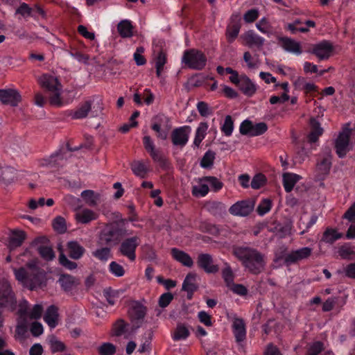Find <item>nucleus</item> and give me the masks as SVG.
Returning <instances> with one entry per match:
<instances>
[{
  "label": "nucleus",
  "instance_id": "nucleus-35",
  "mask_svg": "<svg viewBox=\"0 0 355 355\" xmlns=\"http://www.w3.org/2000/svg\"><path fill=\"white\" fill-rule=\"evenodd\" d=\"M239 89L247 96H252L256 90L255 85L246 76H242L239 84Z\"/></svg>",
  "mask_w": 355,
  "mask_h": 355
},
{
  "label": "nucleus",
  "instance_id": "nucleus-10",
  "mask_svg": "<svg viewBox=\"0 0 355 355\" xmlns=\"http://www.w3.org/2000/svg\"><path fill=\"white\" fill-rule=\"evenodd\" d=\"M334 47L331 42L327 40L313 44L310 52L314 54L319 60H327L332 54Z\"/></svg>",
  "mask_w": 355,
  "mask_h": 355
},
{
  "label": "nucleus",
  "instance_id": "nucleus-54",
  "mask_svg": "<svg viewBox=\"0 0 355 355\" xmlns=\"http://www.w3.org/2000/svg\"><path fill=\"white\" fill-rule=\"evenodd\" d=\"M268 130L267 125L263 123H258L256 124H253L252 130L251 132V137H256L265 133Z\"/></svg>",
  "mask_w": 355,
  "mask_h": 355
},
{
  "label": "nucleus",
  "instance_id": "nucleus-17",
  "mask_svg": "<svg viewBox=\"0 0 355 355\" xmlns=\"http://www.w3.org/2000/svg\"><path fill=\"white\" fill-rule=\"evenodd\" d=\"M232 328L236 341L239 343L243 342L246 338V326L243 320L234 317Z\"/></svg>",
  "mask_w": 355,
  "mask_h": 355
},
{
  "label": "nucleus",
  "instance_id": "nucleus-9",
  "mask_svg": "<svg viewBox=\"0 0 355 355\" xmlns=\"http://www.w3.org/2000/svg\"><path fill=\"white\" fill-rule=\"evenodd\" d=\"M191 132V128L189 125H184L173 130L171 133V140L173 145L177 146H184L189 138Z\"/></svg>",
  "mask_w": 355,
  "mask_h": 355
},
{
  "label": "nucleus",
  "instance_id": "nucleus-21",
  "mask_svg": "<svg viewBox=\"0 0 355 355\" xmlns=\"http://www.w3.org/2000/svg\"><path fill=\"white\" fill-rule=\"evenodd\" d=\"M282 48L287 52L299 55L302 53L301 44L291 38L282 37L280 39Z\"/></svg>",
  "mask_w": 355,
  "mask_h": 355
},
{
  "label": "nucleus",
  "instance_id": "nucleus-5",
  "mask_svg": "<svg viewBox=\"0 0 355 355\" xmlns=\"http://www.w3.org/2000/svg\"><path fill=\"white\" fill-rule=\"evenodd\" d=\"M355 139V130L350 129L345 124L335 139V149L338 156L344 157L353 148V139Z\"/></svg>",
  "mask_w": 355,
  "mask_h": 355
},
{
  "label": "nucleus",
  "instance_id": "nucleus-57",
  "mask_svg": "<svg viewBox=\"0 0 355 355\" xmlns=\"http://www.w3.org/2000/svg\"><path fill=\"white\" fill-rule=\"evenodd\" d=\"M197 110L202 116L206 117L212 114V110L209 105L204 102L200 101L197 104Z\"/></svg>",
  "mask_w": 355,
  "mask_h": 355
},
{
  "label": "nucleus",
  "instance_id": "nucleus-50",
  "mask_svg": "<svg viewBox=\"0 0 355 355\" xmlns=\"http://www.w3.org/2000/svg\"><path fill=\"white\" fill-rule=\"evenodd\" d=\"M110 272L115 277H122L125 274L123 267L116 261H112L109 265Z\"/></svg>",
  "mask_w": 355,
  "mask_h": 355
},
{
  "label": "nucleus",
  "instance_id": "nucleus-6",
  "mask_svg": "<svg viewBox=\"0 0 355 355\" xmlns=\"http://www.w3.org/2000/svg\"><path fill=\"white\" fill-rule=\"evenodd\" d=\"M182 62L190 69L201 70L206 65L207 58L202 51L192 49L184 52Z\"/></svg>",
  "mask_w": 355,
  "mask_h": 355
},
{
  "label": "nucleus",
  "instance_id": "nucleus-60",
  "mask_svg": "<svg viewBox=\"0 0 355 355\" xmlns=\"http://www.w3.org/2000/svg\"><path fill=\"white\" fill-rule=\"evenodd\" d=\"M162 126H159L157 124L152 125V129L157 132V138L165 140L167 138L168 132L171 127L165 128V130L162 129Z\"/></svg>",
  "mask_w": 355,
  "mask_h": 355
},
{
  "label": "nucleus",
  "instance_id": "nucleus-64",
  "mask_svg": "<svg viewBox=\"0 0 355 355\" xmlns=\"http://www.w3.org/2000/svg\"><path fill=\"white\" fill-rule=\"evenodd\" d=\"M259 17V12L257 9H251L248 10L244 16L243 19L246 23H251L255 21Z\"/></svg>",
  "mask_w": 355,
  "mask_h": 355
},
{
  "label": "nucleus",
  "instance_id": "nucleus-59",
  "mask_svg": "<svg viewBox=\"0 0 355 355\" xmlns=\"http://www.w3.org/2000/svg\"><path fill=\"white\" fill-rule=\"evenodd\" d=\"M169 123V119L164 114H157L153 118V123L157 124L159 126L168 128L171 127Z\"/></svg>",
  "mask_w": 355,
  "mask_h": 355
},
{
  "label": "nucleus",
  "instance_id": "nucleus-18",
  "mask_svg": "<svg viewBox=\"0 0 355 355\" xmlns=\"http://www.w3.org/2000/svg\"><path fill=\"white\" fill-rule=\"evenodd\" d=\"M198 266L207 273H216L218 271V266L214 264L212 257L209 254H200L198 257Z\"/></svg>",
  "mask_w": 355,
  "mask_h": 355
},
{
  "label": "nucleus",
  "instance_id": "nucleus-23",
  "mask_svg": "<svg viewBox=\"0 0 355 355\" xmlns=\"http://www.w3.org/2000/svg\"><path fill=\"white\" fill-rule=\"evenodd\" d=\"M171 255L177 261L183 266L191 268L193 265V261L189 254L178 248L171 249Z\"/></svg>",
  "mask_w": 355,
  "mask_h": 355
},
{
  "label": "nucleus",
  "instance_id": "nucleus-62",
  "mask_svg": "<svg viewBox=\"0 0 355 355\" xmlns=\"http://www.w3.org/2000/svg\"><path fill=\"white\" fill-rule=\"evenodd\" d=\"M173 299V295L171 293L162 294L159 299V305L162 308L166 307Z\"/></svg>",
  "mask_w": 355,
  "mask_h": 355
},
{
  "label": "nucleus",
  "instance_id": "nucleus-22",
  "mask_svg": "<svg viewBox=\"0 0 355 355\" xmlns=\"http://www.w3.org/2000/svg\"><path fill=\"white\" fill-rule=\"evenodd\" d=\"M209 186L205 177L196 180V184L192 186L191 193L195 197L205 196L209 193Z\"/></svg>",
  "mask_w": 355,
  "mask_h": 355
},
{
  "label": "nucleus",
  "instance_id": "nucleus-8",
  "mask_svg": "<svg viewBox=\"0 0 355 355\" xmlns=\"http://www.w3.org/2000/svg\"><path fill=\"white\" fill-rule=\"evenodd\" d=\"M16 298L12 291L10 283L7 280L0 282V303L6 308L13 311L16 306Z\"/></svg>",
  "mask_w": 355,
  "mask_h": 355
},
{
  "label": "nucleus",
  "instance_id": "nucleus-49",
  "mask_svg": "<svg viewBox=\"0 0 355 355\" xmlns=\"http://www.w3.org/2000/svg\"><path fill=\"white\" fill-rule=\"evenodd\" d=\"M271 207H272L271 200L270 199L266 198V199H263V200H261L260 202V203L259 204V205L257 207V213L259 214V215L263 216L264 214H266V213L270 211V210L271 209Z\"/></svg>",
  "mask_w": 355,
  "mask_h": 355
},
{
  "label": "nucleus",
  "instance_id": "nucleus-37",
  "mask_svg": "<svg viewBox=\"0 0 355 355\" xmlns=\"http://www.w3.org/2000/svg\"><path fill=\"white\" fill-rule=\"evenodd\" d=\"M209 125L207 122H200L198 126L196 128L195 132V137L193 140V145L196 147H198L202 142V141L205 139Z\"/></svg>",
  "mask_w": 355,
  "mask_h": 355
},
{
  "label": "nucleus",
  "instance_id": "nucleus-58",
  "mask_svg": "<svg viewBox=\"0 0 355 355\" xmlns=\"http://www.w3.org/2000/svg\"><path fill=\"white\" fill-rule=\"evenodd\" d=\"M115 347L109 343L103 344L98 349L101 355H112L115 353Z\"/></svg>",
  "mask_w": 355,
  "mask_h": 355
},
{
  "label": "nucleus",
  "instance_id": "nucleus-33",
  "mask_svg": "<svg viewBox=\"0 0 355 355\" xmlns=\"http://www.w3.org/2000/svg\"><path fill=\"white\" fill-rule=\"evenodd\" d=\"M343 236V234L339 232L337 230L331 227H327L323 233L321 241L332 244L336 241L341 239Z\"/></svg>",
  "mask_w": 355,
  "mask_h": 355
},
{
  "label": "nucleus",
  "instance_id": "nucleus-3",
  "mask_svg": "<svg viewBox=\"0 0 355 355\" xmlns=\"http://www.w3.org/2000/svg\"><path fill=\"white\" fill-rule=\"evenodd\" d=\"M40 85L49 93V103L55 107L64 105L60 95L62 86L58 79L50 74H43L37 79Z\"/></svg>",
  "mask_w": 355,
  "mask_h": 355
},
{
  "label": "nucleus",
  "instance_id": "nucleus-27",
  "mask_svg": "<svg viewBox=\"0 0 355 355\" xmlns=\"http://www.w3.org/2000/svg\"><path fill=\"white\" fill-rule=\"evenodd\" d=\"M64 159L63 153L57 152L40 160V164L46 167H55L62 164Z\"/></svg>",
  "mask_w": 355,
  "mask_h": 355
},
{
  "label": "nucleus",
  "instance_id": "nucleus-39",
  "mask_svg": "<svg viewBox=\"0 0 355 355\" xmlns=\"http://www.w3.org/2000/svg\"><path fill=\"white\" fill-rule=\"evenodd\" d=\"M205 209L212 214H218L224 212L226 206L219 201H209L205 204Z\"/></svg>",
  "mask_w": 355,
  "mask_h": 355
},
{
  "label": "nucleus",
  "instance_id": "nucleus-11",
  "mask_svg": "<svg viewBox=\"0 0 355 355\" xmlns=\"http://www.w3.org/2000/svg\"><path fill=\"white\" fill-rule=\"evenodd\" d=\"M254 202L252 200L238 201L232 205L229 209L232 215L236 216H248L254 209Z\"/></svg>",
  "mask_w": 355,
  "mask_h": 355
},
{
  "label": "nucleus",
  "instance_id": "nucleus-14",
  "mask_svg": "<svg viewBox=\"0 0 355 355\" xmlns=\"http://www.w3.org/2000/svg\"><path fill=\"white\" fill-rule=\"evenodd\" d=\"M312 253V249L304 247L288 253L284 258L286 264L290 265L309 258Z\"/></svg>",
  "mask_w": 355,
  "mask_h": 355
},
{
  "label": "nucleus",
  "instance_id": "nucleus-16",
  "mask_svg": "<svg viewBox=\"0 0 355 355\" xmlns=\"http://www.w3.org/2000/svg\"><path fill=\"white\" fill-rule=\"evenodd\" d=\"M99 214L89 208L79 209L75 214V220L78 223L88 224L98 218Z\"/></svg>",
  "mask_w": 355,
  "mask_h": 355
},
{
  "label": "nucleus",
  "instance_id": "nucleus-30",
  "mask_svg": "<svg viewBox=\"0 0 355 355\" xmlns=\"http://www.w3.org/2000/svg\"><path fill=\"white\" fill-rule=\"evenodd\" d=\"M28 302L26 301H24L21 303L20 304V309H22L24 312H26V320H28V318L30 319H38L41 317L43 308L42 305L40 304H35L32 309L31 311L28 310L27 308Z\"/></svg>",
  "mask_w": 355,
  "mask_h": 355
},
{
  "label": "nucleus",
  "instance_id": "nucleus-15",
  "mask_svg": "<svg viewBox=\"0 0 355 355\" xmlns=\"http://www.w3.org/2000/svg\"><path fill=\"white\" fill-rule=\"evenodd\" d=\"M18 313L19 318L17 320L15 337L17 340L22 342L26 338L28 320H26V312H24L22 309L19 310Z\"/></svg>",
  "mask_w": 355,
  "mask_h": 355
},
{
  "label": "nucleus",
  "instance_id": "nucleus-31",
  "mask_svg": "<svg viewBox=\"0 0 355 355\" xmlns=\"http://www.w3.org/2000/svg\"><path fill=\"white\" fill-rule=\"evenodd\" d=\"M153 60L157 76L160 77L164 71V65L167 62L166 53L163 51H159L157 54L155 53Z\"/></svg>",
  "mask_w": 355,
  "mask_h": 355
},
{
  "label": "nucleus",
  "instance_id": "nucleus-20",
  "mask_svg": "<svg viewBox=\"0 0 355 355\" xmlns=\"http://www.w3.org/2000/svg\"><path fill=\"white\" fill-rule=\"evenodd\" d=\"M80 196L85 204L89 207H95L102 202V195L93 190H84Z\"/></svg>",
  "mask_w": 355,
  "mask_h": 355
},
{
  "label": "nucleus",
  "instance_id": "nucleus-34",
  "mask_svg": "<svg viewBox=\"0 0 355 355\" xmlns=\"http://www.w3.org/2000/svg\"><path fill=\"white\" fill-rule=\"evenodd\" d=\"M301 179V177L292 173L283 175V185L286 192H291L295 184Z\"/></svg>",
  "mask_w": 355,
  "mask_h": 355
},
{
  "label": "nucleus",
  "instance_id": "nucleus-63",
  "mask_svg": "<svg viewBox=\"0 0 355 355\" xmlns=\"http://www.w3.org/2000/svg\"><path fill=\"white\" fill-rule=\"evenodd\" d=\"M252 123L250 121L245 120L240 125L239 130L242 135H248L251 136V132L252 130Z\"/></svg>",
  "mask_w": 355,
  "mask_h": 355
},
{
  "label": "nucleus",
  "instance_id": "nucleus-52",
  "mask_svg": "<svg viewBox=\"0 0 355 355\" xmlns=\"http://www.w3.org/2000/svg\"><path fill=\"white\" fill-rule=\"evenodd\" d=\"M208 186L211 187L214 191H218L222 189L223 184L217 178L214 176H205Z\"/></svg>",
  "mask_w": 355,
  "mask_h": 355
},
{
  "label": "nucleus",
  "instance_id": "nucleus-48",
  "mask_svg": "<svg viewBox=\"0 0 355 355\" xmlns=\"http://www.w3.org/2000/svg\"><path fill=\"white\" fill-rule=\"evenodd\" d=\"M53 227L58 233H64L67 230V226L64 218L57 216L53 221Z\"/></svg>",
  "mask_w": 355,
  "mask_h": 355
},
{
  "label": "nucleus",
  "instance_id": "nucleus-38",
  "mask_svg": "<svg viewBox=\"0 0 355 355\" xmlns=\"http://www.w3.org/2000/svg\"><path fill=\"white\" fill-rule=\"evenodd\" d=\"M311 131L309 135V140L311 142H315L320 136L322 134V128H320L319 123L315 119H311L310 121Z\"/></svg>",
  "mask_w": 355,
  "mask_h": 355
},
{
  "label": "nucleus",
  "instance_id": "nucleus-2",
  "mask_svg": "<svg viewBox=\"0 0 355 355\" xmlns=\"http://www.w3.org/2000/svg\"><path fill=\"white\" fill-rule=\"evenodd\" d=\"M16 279L24 286L33 290L39 287L44 277V272L37 266V261L33 260L26 265V268L14 269Z\"/></svg>",
  "mask_w": 355,
  "mask_h": 355
},
{
  "label": "nucleus",
  "instance_id": "nucleus-51",
  "mask_svg": "<svg viewBox=\"0 0 355 355\" xmlns=\"http://www.w3.org/2000/svg\"><path fill=\"white\" fill-rule=\"evenodd\" d=\"M64 200L76 212L81 207L80 200L75 196L67 195L64 198Z\"/></svg>",
  "mask_w": 355,
  "mask_h": 355
},
{
  "label": "nucleus",
  "instance_id": "nucleus-13",
  "mask_svg": "<svg viewBox=\"0 0 355 355\" xmlns=\"http://www.w3.org/2000/svg\"><path fill=\"white\" fill-rule=\"evenodd\" d=\"M331 166V154L329 149H327L324 153L320 156L316 165V171L319 178H323L327 175Z\"/></svg>",
  "mask_w": 355,
  "mask_h": 355
},
{
  "label": "nucleus",
  "instance_id": "nucleus-44",
  "mask_svg": "<svg viewBox=\"0 0 355 355\" xmlns=\"http://www.w3.org/2000/svg\"><path fill=\"white\" fill-rule=\"evenodd\" d=\"M134 174L141 178L145 177L148 172L146 166L141 162H135L131 165Z\"/></svg>",
  "mask_w": 355,
  "mask_h": 355
},
{
  "label": "nucleus",
  "instance_id": "nucleus-7",
  "mask_svg": "<svg viewBox=\"0 0 355 355\" xmlns=\"http://www.w3.org/2000/svg\"><path fill=\"white\" fill-rule=\"evenodd\" d=\"M140 243L139 237L134 236L124 239L119 247V252L130 261H134L136 259V249Z\"/></svg>",
  "mask_w": 355,
  "mask_h": 355
},
{
  "label": "nucleus",
  "instance_id": "nucleus-24",
  "mask_svg": "<svg viewBox=\"0 0 355 355\" xmlns=\"http://www.w3.org/2000/svg\"><path fill=\"white\" fill-rule=\"evenodd\" d=\"M241 37L244 40L245 44L252 47H260L263 44L264 39L252 31H249L244 33Z\"/></svg>",
  "mask_w": 355,
  "mask_h": 355
},
{
  "label": "nucleus",
  "instance_id": "nucleus-45",
  "mask_svg": "<svg viewBox=\"0 0 355 355\" xmlns=\"http://www.w3.org/2000/svg\"><path fill=\"white\" fill-rule=\"evenodd\" d=\"M222 276L228 288L234 284V275L227 263L222 270Z\"/></svg>",
  "mask_w": 355,
  "mask_h": 355
},
{
  "label": "nucleus",
  "instance_id": "nucleus-1",
  "mask_svg": "<svg viewBox=\"0 0 355 355\" xmlns=\"http://www.w3.org/2000/svg\"><path fill=\"white\" fill-rule=\"evenodd\" d=\"M234 254L239 259L243 266L253 274L261 272L265 267V257L257 250L250 248H236Z\"/></svg>",
  "mask_w": 355,
  "mask_h": 355
},
{
  "label": "nucleus",
  "instance_id": "nucleus-19",
  "mask_svg": "<svg viewBox=\"0 0 355 355\" xmlns=\"http://www.w3.org/2000/svg\"><path fill=\"white\" fill-rule=\"evenodd\" d=\"M21 100V95L16 89L0 90V101L4 104L16 106Z\"/></svg>",
  "mask_w": 355,
  "mask_h": 355
},
{
  "label": "nucleus",
  "instance_id": "nucleus-29",
  "mask_svg": "<svg viewBox=\"0 0 355 355\" xmlns=\"http://www.w3.org/2000/svg\"><path fill=\"white\" fill-rule=\"evenodd\" d=\"M26 238V234L21 230L13 231L9 238L8 248L10 250L19 247Z\"/></svg>",
  "mask_w": 355,
  "mask_h": 355
},
{
  "label": "nucleus",
  "instance_id": "nucleus-61",
  "mask_svg": "<svg viewBox=\"0 0 355 355\" xmlns=\"http://www.w3.org/2000/svg\"><path fill=\"white\" fill-rule=\"evenodd\" d=\"M243 59L250 69L257 68L259 65L258 60L253 58L248 51L244 53Z\"/></svg>",
  "mask_w": 355,
  "mask_h": 355
},
{
  "label": "nucleus",
  "instance_id": "nucleus-46",
  "mask_svg": "<svg viewBox=\"0 0 355 355\" xmlns=\"http://www.w3.org/2000/svg\"><path fill=\"white\" fill-rule=\"evenodd\" d=\"M240 25L238 23L230 25L227 28V38L230 42H233L238 36L240 31Z\"/></svg>",
  "mask_w": 355,
  "mask_h": 355
},
{
  "label": "nucleus",
  "instance_id": "nucleus-26",
  "mask_svg": "<svg viewBox=\"0 0 355 355\" xmlns=\"http://www.w3.org/2000/svg\"><path fill=\"white\" fill-rule=\"evenodd\" d=\"M44 320L51 329L55 328L58 322V308L53 305L50 306L44 315Z\"/></svg>",
  "mask_w": 355,
  "mask_h": 355
},
{
  "label": "nucleus",
  "instance_id": "nucleus-42",
  "mask_svg": "<svg viewBox=\"0 0 355 355\" xmlns=\"http://www.w3.org/2000/svg\"><path fill=\"white\" fill-rule=\"evenodd\" d=\"M92 255L103 262H106L111 258V250L109 248H101L92 252Z\"/></svg>",
  "mask_w": 355,
  "mask_h": 355
},
{
  "label": "nucleus",
  "instance_id": "nucleus-43",
  "mask_svg": "<svg viewBox=\"0 0 355 355\" xmlns=\"http://www.w3.org/2000/svg\"><path fill=\"white\" fill-rule=\"evenodd\" d=\"M59 282L62 288L66 291H70L75 285V279L69 275H62L59 279Z\"/></svg>",
  "mask_w": 355,
  "mask_h": 355
},
{
  "label": "nucleus",
  "instance_id": "nucleus-25",
  "mask_svg": "<svg viewBox=\"0 0 355 355\" xmlns=\"http://www.w3.org/2000/svg\"><path fill=\"white\" fill-rule=\"evenodd\" d=\"M17 178L16 170L10 166H0V182L8 184Z\"/></svg>",
  "mask_w": 355,
  "mask_h": 355
},
{
  "label": "nucleus",
  "instance_id": "nucleus-4",
  "mask_svg": "<svg viewBox=\"0 0 355 355\" xmlns=\"http://www.w3.org/2000/svg\"><path fill=\"white\" fill-rule=\"evenodd\" d=\"M103 110V99L100 96H92L80 103L76 110L71 113L73 119H82L86 118L89 114L92 117L98 116Z\"/></svg>",
  "mask_w": 355,
  "mask_h": 355
},
{
  "label": "nucleus",
  "instance_id": "nucleus-55",
  "mask_svg": "<svg viewBox=\"0 0 355 355\" xmlns=\"http://www.w3.org/2000/svg\"><path fill=\"white\" fill-rule=\"evenodd\" d=\"M59 261H60V263L62 266H64V268H66L69 270H73L77 268L76 263L68 259L67 257L63 254L62 252H60V254L59 256Z\"/></svg>",
  "mask_w": 355,
  "mask_h": 355
},
{
  "label": "nucleus",
  "instance_id": "nucleus-36",
  "mask_svg": "<svg viewBox=\"0 0 355 355\" xmlns=\"http://www.w3.org/2000/svg\"><path fill=\"white\" fill-rule=\"evenodd\" d=\"M67 248L70 257L73 259H79L85 252V248L77 241H69Z\"/></svg>",
  "mask_w": 355,
  "mask_h": 355
},
{
  "label": "nucleus",
  "instance_id": "nucleus-53",
  "mask_svg": "<svg viewBox=\"0 0 355 355\" xmlns=\"http://www.w3.org/2000/svg\"><path fill=\"white\" fill-rule=\"evenodd\" d=\"M215 158L214 153L211 151L207 152L200 162V165L202 168H209L213 165L214 160Z\"/></svg>",
  "mask_w": 355,
  "mask_h": 355
},
{
  "label": "nucleus",
  "instance_id": "nucleus-47",
  "mask_svg": "<svg viewBox=\"0 0 355 355\" xmlns=\"http://www.w3.org/2000/svg\"><path fill=\"white\" fill-rule=\"evenodd\" d=\"M234 130V122L231 116L227 115L225 118L223 124L221 126V130L225 136L230 137L232 135Z\"/></svg>",
  "mask_w": 355,
  "mask_h": 355
},
{
  "label": "nucleus",
  "instance_id": "nucleus-41",
  "mask_svg": "<svg viewBox=\"0 0 355 355\" xmlns=\"http://www.w3.org/2000/svg\"><path fill=\"white\" fill-rule=\"evenodd\" d=\"M196 274H188L182 284V289L188 293H193L196 289Z\"/></svg>",
  "mask_w": 355,
  "mask_h": 355
},
{
  "label": "nucleus",
  "instance_id": "nucleus-12",
  "mask_svg": "<svg viewBox=\"0 0 355 355\" xmlns=\"http://www.w3.org/2000/svg\"><path fill=\"white\" fill-rule=\"evenodd\" d=\"M146 313V308L138 302H134L130 304L129 315L132 322L136 327H139L142 323Z\"/></svg>",
  "mask_w": 355,
  "mask_h": 355
},
{
  "label": "nucleus",
  "instance_id": "nucleus-28",
  "mask_svg": "<svg viewBox=\"0 0 355 355\" xmlns=\"http://www.w3.org/2000/svg\"><path fill=\"white\" fill-rule=\"evenodd\" d=\"M133 26L128 19H123L119 21L117 25V31L123 38H130L133 36Z\"/></svg>",
  "mask_w": 355,
  "mask_h": 355
},
{
  "label": "nucleus",
  "instance_id": "nucleus-40",
  "mask_svg": "<svg viewBox=\"0 0 355 355\" xmlns=\"http://www.w3.org/2000/svg\"><path fill=\"white\" fill-rule=\"evenodd\" d=\"M189 336L188 328L182 324H178L174 331L172 338L174 340H185Z\"/></svg>",
  "mask_w": 355,
  "mask_h": 355
},
{
  "label": "nucleus",
  "instance_id": "nucleus-56",
  "mask_svg": "<svg viewBox=\"0 0 355 355\" xmlns=\"http://www.w3.org/2000/svg\"><path fill=\"white\" fill-rule=\"evenodd\" d=\"M39 252L41 257L47 261L52 260L55 257L52 248L48 246L40 247Z\"/></svg>",
  "mask_w": 355,
  "mask_h": 355
},
{
  "label": "nucleus",
  "instance_id": "nucleus-32",
  "mask_svg": "<svg viewBox=\"0 0 355 355\" xmlns=\"http://www.w3.org/2000/svg\"><path fill=\"white\" fill-rule=\"evenodd\" d=\"M144 146L148 153H149L151 157L155 162H160L162 157L157 150L155 149L154 143L149 136H144L143 138Z\"/></svg>",
  "mask_w": 355,
  "mask_h": 355
}]
</instances>
